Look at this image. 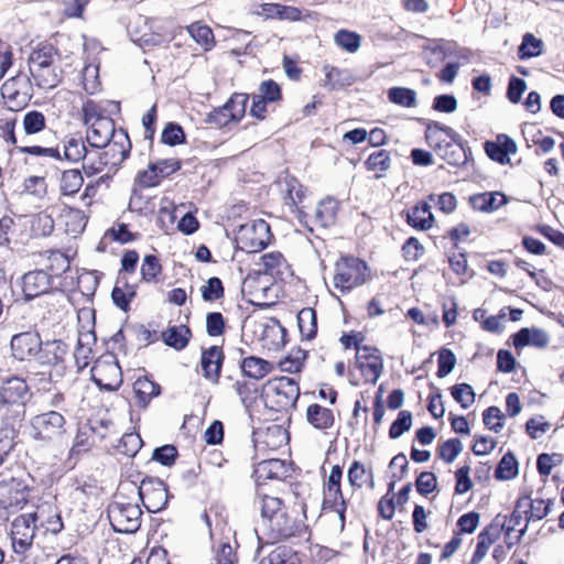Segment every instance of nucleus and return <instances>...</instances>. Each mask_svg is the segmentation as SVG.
<instances>
[{"label": "nucleus", "mask_w": 564, "mask_h": 564, "mask_svg": "<svg viewBox=\"0 0 564 564\" xmlns=\"http://www.w3.org/2000/svg\"><path fill=\"white\" fill-rule=\"evenodd\" d=\"M21 284L25 301L48 295L45 302L47 305L52 306L51 310L55 311H57V306H61L65 301V294L63 292L56 293V291H61L62 288L40 268L24 273L21 278Z\"/></svg>", "instance_id": "obj_1"}, {"label": "nucleus", "mask_w": 564, "mask_h": 564, "mask_svg": "<svg viewBox=\"0 0 564 564\" xmlns=\"http://www.w3.org/2000/svg\"><path fill=\"white\" fill-rule=\"evenodd\" d=\"M112 529L119 533H134L142 522V510L122 494H117L107 508Z\"/></svg>", "instance_id": "obj_2"}, {"label": "nucleus", "mask_w": 564, "mask_h": 564, "mask_svg": "<svg viewBox=\"0 0 564 564\" xmlns=\"http://www.w3.org/2000/svg\"><path fill=\"white\" fill-rule=\"evenodd\" d=\"M262 397L265 405L271 410H288L295 406L300 397V387L289 377L272 378L264 383Z\"/></svg>", "instance_id": "obj_3"}, {"label": "nucleus", "mask_w": 564, "mask_h": 564, "mask_svg": "<svg viewBox=\"0 0 564 564\" xmlns=\"http://www.w3.org/2000/svg\"><path fill=\"white\" fill-rule=\"evenodd\" d=\"M102 149H105L104 152L96 153L98 156L97 161L83 164V169L87 175H94L100 172L106 165L118 166L129 156L131 142L127 131L119 129Z\"/></svg>", "instance_id": "obj_4"}, {"label": "nucleus", "mask_w": 564, "mask_h": 564, "mask_svg": "<svg viewBox=\"0 0 564 564\" xmlns=\"http://www.w3.org/2000/svg\"><path fill=\"white\" fill-rule=\"evenodd\" d=\"M368 267L355 257H341L335 264L334 286L340 292H349L366 282Z\"/></svg>", "instance_id": "obj_5"}, {"label": "nucleus", "mask_w": 564, "mask_h": 564, "mask_svg": "<svg viewBox=\"0 0 564 564\" xmlns=\"http://www.w3.org/2000/svg\"><path fill=\"white\" fill-rule=\"evenodd\" d=\"M32 437L45 443L58 442L66 434V420L56 410L34 415L31 421Z\"/></svg>", "instance_id": "obj_6"}, {"label": "nucleus", "mask_w": 564, "mask_h": 564, "mask_svg": "<svg viewBox=\"0 0 564 564\" xmlns=\"http://www.w3.org/2000/svg\"><path fill=\"white\" fill-rule=\"evenodd\" d=\"M492 521L501 524L509 546L518 543L529 528V495H522L509 518L498 514Z\"/></svg>", "instance_id": "obj_7"}, {"label": "nucleus", "mask_w": 564, "mask_h": 564, "mask_svg": "<svg viewBox=\"0 0 564 564\" xmlns=\"http://www.w3.org/2000/svg\"><path fill=\"white\" fill-rule=\"evenodd\" d=\"M1 96L8 109L20 111L24 109L33 97V85L26 74L18 73L7 79L1 86Z\"/></svg>", "instance_id": "obj_8"}, {"label": "nucleus", "mask_w": 564, "mask_h": 564, "mask_svg": "<svg viewBox=\"0 0 564 564\" xmlns=\"http://www.w3.org/2000/svg\"><path fill=\"white\" fill-rule=\"evenodd\" d=\"M93 381L106 391H116L122 384V371L115 355L99 357L90 369Z\"/></svg>", "instance_id": "obj_9"}, {"label": "nucleus", "mask_w": 564, "mask_h": 564, "mask_svg": "<svg viewBox=\"0 0 564 564\" xmlns=\"http://www.w3.org/2000/svg\"><path fill=\"white\" fill-rule=\"evenodd\" d=\"M248 100V94L235 93L225 105L210 111L205 122L216 128H223L230 122L240 121L246 113Z\"/></svg>", "instance_id": "obj_10"}, {"label": "nucleus", "mask_w": 564, "mask_h": 564, "mask_svg": "<svg viewBox=\"0 0 564 564\" xmlns=\"http://www.w3.org/2000/svg\"><path fill=\"white\" fill-rule=\"evenodd\" d=\"M272 234L269 224L263 219L242 225L239 229L238 240L241 249L247 252L263 250L271 241Z\"/></svg>", "instance_id": "obj_11"}, {"label": "nucleus", "mask_w": 564, "mask_h": 564, "mask_svg": "<svg viewBox=\"0 0 564 564\" xmlns=\"http://www.w3.org/2000/svg\"><path fill=\"white\" fill-rule=\"evenodd\" d=\"M35 514L23 513L11 522L10 538L12 549L17 554L26 553L33 545L37 524L34 521Z\"/></svg>", "instance_id": "obj_12"}, {"label": "nucleus", "mask_w": 564, "mask_h": 564, "mask_svg": "<svg viewBox=\"0 0 564 564\" xmlns=\"http://www.w3.org/2000/svg\"><path fill=\"white\" fill-rule=\"evenodd\" d=\"M138 495L145 509L151 513L160 512L169 501L166 485L159 478L147 477L138 487Z\"/></svg>", "instance_id": "obj_13"}, {"label": "nucleus", "mask_w": 564, "mask_h": 564, "mask_svg": "<svg viewBox=\"0 0 564 564\" xmlns=\"http://www.w3.org/2000/svg\"><path fill=\"white\" fill-rule=\"evenodd\" d=\"M354 347L357 350L358 369L367 382L375 384L383 371V360L379 349L371 346H359L357 341L354 343Z\"/></svg>", "instance_id": "obj_14"}, {"label": "nucleus", "mask_w": 564, "mask_h": 564, "mask_svg": "<svg viewBox=\"0 0 564 564\" xmlns=\"http://www.w3.org/2000/svg\"><path fill=\"white\" fill-rule=\"evenodd\" d=\"M30 488L19 478L0 481V506L7 510L22 509L29 501Z\"/></svg>", "instance_id": "obj_15"}, {"label": "nucleus", "mask_w": 564, "mask_h": 564, "mask_svg": "<svg viewBox=\"0 0 564 564\" xmlns=\"http://www.w3.org/2000/svg\"><path fill=\"white\" fill-rule=\"evenodd\" d=\"M143 23L142 31L130 29L133 42L142 47L159 46L170 41L167 33L156 19L139 17L134 24Z\"/></svg>", "instance_id": "obj_16"}, {"label": "nucleus", "mask_w": 564, "mask_h": 564, "mask_svg": "<svg viewBox=\"0 0 564 564\" xmlns=\"http://www.w3.org/2000/svg\"><path fill=\"white\" fill-rule=\"evenodd\" d=\"M12 356L20 361L37 358L42 339L36 330H26L12 336L10 341Z\"/></svg>", "instance_id": "obj_17"}, {"label": "nucleus", "mask_w": 564, "mask_h": 564, "mask_svg": "<svg viewBox=\"0 0 564 564\" xmlns=\"http://www.w3.org/2000/svg\"><path fill=\"white\" fill-rule=\"evenodd\" d=\"M303 528L304 524L291 518L284 509L278 512L276 516H273L263 527V529L269 531V542L271 543L295 536L300 534Z\"/></svg>", "instance_id": "obj_18"}, {"label": "nucleus", "mask_w": 564, "mask_h": 564, "mask_svg": "<svg viewBox=\"0 0 564 564\" xmlns=\"http://www.w3.org/2000/svg\"><path fill=\"white\" fill-rule=\"evenodd\" d=\"M432 148L442 160L453 166L466 165L470 155V149L467 142H464L460 134H458V141L444 140V142L437 143Z\"/></svg>", "instance_id": "obj_19"}, {"label": "nucleus", "mask_w": 564, "mask_h": 564, "mask_svg": "<svg viewBox=\"0 0 564 564\" xmlns=\"http://www.w3.org/2000/svg\"><path fill=\"white\" fill-rule=\"evenodd\" d=\"M29 391L24 379L10 377L0 384V405H24Z\"/></svg>", "instance_id": "obj_20"}, {"label": "nucleus", "mask_w": 564, "mask_h": 564, "mask_svg": "<svg viewBox=\"0 0 564 564\" xmlns=\"http://www.w3.org/2000/svg\"><path fill=\"white\" fill-rule=\"evenodd\" d=\"M69 354L68 345L62 339L42 341L36 361L43 366L63 367Z\"/></svg>", "instance_id": "obj_21"}, {"label": "nucleus", "mask_w": 564, "mask_h": 564, "mask_svg": "<svg viewBox=\"0 0 564 564\" xmlns=\"http://www.w3.org/2000/svg\"><path fill=\"white\" fill-rule=\"evenodd\" d=\"M40 269L63 288L64 274L70 269V260L65 253L58 250L47 251Z\"/></svg>", "instance_id": "obj_22"}, {"label": "nucleus", "mask_w": 564, "mask_h": 564, "mask_svg": "<svg viewBox=\"0 0 564 564\" xmlns=\"http://www.w3.org/2000/svg\"><path fill=\"white\" fill-rule=\"evenodd\" d=\"M261 12L267 19H276L281 21L296 22L312 18L307 10L303 11L297 7L283 6L280 3H263Z\"/></svg>", "instance_id": "obj_23"}, {"label": "nucleus", "mask_w": 564, "mask_h": 564, "mask_svg": "<svg viewBox=\"0 0 564 564\" xmlns=\"http://www.w3.org/2000/svg\"><path fill=\"white\" fill-rule=\"evenodd\" d=\"M87 127V142L90 147L97 149H102L118 131L111 118L99 119Z\"/></svg>", "instance_id": "obj_24"}, {"label": "nucleus", "mask_w": 564, "mask_h": 564, "mask_svg": "<svg viewBox=\"0 0 564 564\" xmlns=\"http://www.w3.org/2000/svg\"><path fill=\"white\" fill-rule=\"evenodd\" d=\"M484 148L486 154L500 164L509 163V155L517 152L516 142L507 134L497 135L495 141H486Z\"/></svg>", "instance_id": "obj_25"}, {"label": "nucleus", "mask_w": 564, "mask_h": 564, "mask_svg": "<svg viewBox=\"0 0 564 564\" xmlns=\"http://www.w3.org/2000/svg\"><path fill=\"white\" fill-rule=\"evenodd\" d=\"M501 524L498 521H492L477 536L476 550L468 564H479L486 556L489 547L500 538Z\"/></svg>", "instance_id": "obj_26"}, {"label": "nucleus", "mask_w": 564, "mask_h": 564, "mask_svg": "<svg viewBox=\"0 0 564 564\" xmlns=\"http://www.w3.org/2000/svg\"><path fill=\"white\" fill-rule=\"evenodd\" d=\"M31 514H35V523L37 524V522H40V524L44 527L47 532L57 534L64 528L61 512L55 506L51 503H43L39 506L37 510L31 512Z\"/></svg>", "instance_id": "obj_27"}, {"label": "nucleus", "mask_w": 564, "mask_h": 564, "mask_svg": "<svg viewBox=\"0 0 564 564\" xmlns=\"http://www.w3.org/2000/svg\"><path fill=\"white\" fill-rule=\"evenodd\" d=\"M325 79L322 84L329 91L338 90L354 84L355 77L348 69L338 68L332 65H324Z\"/></svg>", "instance_id": "obj_28"}, {"label": "nucleus", "mask_w": 564, "mask_h": 564, "mask_svg": "<svg viewBox=\"0 0 564 564\" xmlns=\"http://www.w3.org/2000/svg\"><path fill=\"white\" fill-rule=\"evenodd\" d=\"M223 362V351L217 346H213L202 354L200 365L204 377L212 382H217L220 376Z\"/></svg>", "instance_id": "obj_29"}, {"label": "nucleus", "mask_w": 564, "mask_h": 564, "mask_svg": "<svg viewBox=\"0 0 564 564\" xmlns=\"http://www.w3.org/2000/svg\"><path fill=\"white\" fill-rule=\"evenodd\" d=\"M288 467L284 460L278 458L265 459L257 464L254 475L260 479L281 480L288 476Z\"/></svg>", "instance_id": "obj_30"}, {"label": "nucleus", "mask_w": 564, "mask_h": 564, "mask_svg": "<svg viewBox=\"0 0 564 564\" xmlns=\"http://www.w3.org/2000/svg\"><path fill=\"white\" fill-rule=\"evenodd\" d=\"M58 52L57 50L51 45H42L36 50H33L29 56V70H34L37 68H47L55 64H58Z\"/></svg>", "instance_id": "obj_31"}, {"label": "nucleus", "mask_w": 564, "mask_h": 564, "mask_svg": "<svg viewBox=\"0 0 564 564\" xmlns=\"http://www.w3.org/2000/svg\"><path fill=\"white\" fill-rule=\"evenodd\" d=\"M406 223L419 230H427L433 226L434 216L426 202H420L406 214Z\"/></svg>", "instance_id": "obj_32"}, {"label": "nucleus", "mask_w": 564, "mask_h": 564, "mask_svg": "<svg viewBox=\"0 0 564 564\" xmlns=\"http://www.w3.org/2000/svg\"><path fill=\"white\" fill-rule=\"evenodd\" d=\"M64 158L69 161L77 163L85 160L84 163H91L95 161L90 158V153L87 151L85 142L80 135H68L64 140Z\"/></svg>", "instance_id": "obj_33"}, {"label": "nucleus", "mask_w": 564, "mask_h": 564, "mask_svg": "<svg viewBox=\"0 0 564 564\" xmlns=\"http://www.w3.org/2000/svg\"><path fill=\"white\" fill-rule=\"evenodd\" d=\"M35 85L41 89L55 88L62 80L63 72L59 64H55L47 68H37L30 70Z\"/></svg>", "instance_id": "obj_34"}, {"label": "nucleus", "mask_w": 564, "mask_h": 564, "mask_svg": "<svg viewBox=\"0 0 564 564\" xmlns=\"http://www.w3.org/2000/svg\"><path fill=\"white\" fill-rule=\"evenodd\" d=\"M339 203L335 198L327 197L318 203L315 208L314 221L316 225L327 228L335 224Z\"/></svg>", "instance_id": "obj_35"}, {"label": "nucleus", "mask_w": 564, "mask_h": 564, "mask_svg": "<svg viewBox=\"0 0 564 564\" xmlns=\"http://www.w3.org/2000/svg\"><path fill=\"white\" fill-rule=\"evenodd\" d=\"M261 261L263 264V273L274 279H283V275L290 269L284 256L279 251L264 253L261 257Z\"/></svg>", "instance_id": "obj_36"}, {"label": "nucleus", "mask_w": 564, "mask_h": 564, "mask_svg": "<svg viewBox=\"0 0 564 564\" xmlns=\"http://www.w3.org/2000/svg\"><path fill=\"white\" fill-rule=\"evenodd\" d=\"M323 508L335 511L339 517L341 528L344 527L347 502L343 496L341 488L324 487Z\"/></svg>", "instance_id": "obj_37"}, {"label": "nucleus", "mask_w": 564, "mask_h": 564, "mask_svg": "<svg viewBox=\"0 0 564 564\" xmlns=\"http://www.w3.org/2000/svg\"><path fill=\"white\" fill-rule=\"evenodd\" d=\"M474 209L480 212H494L506 203V196L498 192H485L473 195L469 199Z\"/></svg>", "instance_id": "obj_38"}, {"label": "nucleus", "mask_w": 564, "mask_h": 564, "mask_svg": "<svg viewBox=\"0 0 564 564\" xmlns=\"http://www.w3.org/2000/svg\"><path fill=\"white\" fill-rule=\"evenodd\" d=\"M240 367L246 377L254 380L262 379L273 369L271 362L254 356L243 358Z\"/></svg>", "instance_id": "obj_39"}, {"label": "nucleus", "mask_w": 564, "mask_h": 564, "mask_svg": "<svg viewBox=\"0 0 564 564\" xmlns=\"http://www.w3.org/2000/svg\"><path fill=\"white\" fill-rule=\"evenodd\" d=\"M306 419L317 430L330 429L335 421L333 411L317 403L308 405Z\"/></svg>", "instance_id": "obj_40"}, {"label": "nucleus", "mask_w": 564, "mask_h": 564, "mask_svg": "<svg viewBox=\"0 0 564 564\" xmlns=\"http://www.w3.org/2000/svg\"><path fill=\"white\" fill-rule=\"evenodd\" d=\"M390 166V152L383 149L372 152L365 161L366 170L373 172L376 178L384 177Z\"/></svg>", "instance_id": "obj_41"}, {"label": "nucleus", "mask_w": 564, "mask_h": 564, "mask_svg": "<svg viewBox=\"0 0 564 564\" xmlns=\"http://www.w3.org/2000/svg\"><path fill=\"white\" fill-rule=\"evenodd\" d=\"M442 134H445L452 141H458V133L451 127L438 121H430L426 124L425 139L430 147L444 142Z\"/></svg>", "instance_id": "obj_42"}, {"label": "nucleus", "mask_w": 564, "mask_h": 564, "mask_svg": "<svg viewBox=\"0 0 564 564\" xmlns=\"http://www.w3.org/2000/svg\"><path fill=\"white\" fill-rule=\"evenodd\" d=\"M297 325L302 338L311 340L317 333L316 312L312 307H304L297 314Z\"/></svg>", "instance_id": "obj_43"}, {"label": "nucleus", "mask_w": 564, "mask_h": 564, "mask_svg": "<svg viewBox=\"0 0 564 564\" xmlns=\"http://www.w3.org/2000/svg\"><path fill=\"white\" fill-rule=\"evenodd\" d=\"M191 336V329L185 325L170 327L162 334L164 343L176 350L184 349L187 346Z\"/></svg>", "instance_id": "obj_44"}, {"label": "nucleus", "mask_w": 564, "mask_h": 564, "mask_svg": "<svg viewBox=\"0 0 564 564\" xmlns=\"http://www.w3.org/2000/svg\"><path fill=\"white\" fill-rule=\"evenodd\" d=\"M84 177L78 169L66 170L61 175L59 191L64 196H73L79 192Z\"/></svg>", "instance_id": "obj_45"}, {"label": "nucleus", "mask_w": 564, "mask_h": 564, "mask_svg": "<svg viewBox=\"0 0 564 564\" xmlns=\"http://www.w3.org/2000/svg\"><path fill=\"white\" fill-rule=\"evenodd\" d=\"M254 505L261 511V524L264 527L273 516L283 510V503L280 498L272 496H259L254 500Z\"/></svg>", "instance_id": "obj_46"}, {"label": "nucleus", "mask_w": 564, "mask_h": 564, "mask_svg": "<svg viewBox=\"0 0 564 564\" xmlns=\"http://www.w3.org/2000/svg\"><path fill=\"white\" fill-rule=\"evenodd\" d=\"M133 390L137 394L139 403L142 406H147V404L154 398L161 393V387L159 383L150 380L149 378H139L133 386Z\"/></svg>", "instance_id": "obj_47"}, {"label": "nucleus", "mask_w": 564, "mask_h": 564, "mask_svg": "<svg viewBox=\"0 0 564 564\" xmlns=\"http://www.w3.org/2000/svg\"><path fill=\"white\" fill-rule=\"evenodd\" d=\"M259 564H301L299 554L288 546H279L268 556L262 557Z\"/></svg>", "instance_id": "obj_48"}, {"label": "nucleus", "mask_w": 564, "mask_h": 564, "mask_svg": "<svg viewBox=\"0 0 564 564\" xmlns=\"http://www.w3.org/2000/svg\"><path fill=\"white\" fill-rule=\"evenodd\" d=\"M347 477H348L349 485L351 487H355L358 489L361 488L368 479H369V486L371 488H373V486H375L372 470L371 469L367 470L365 468L364 464H361L358 460H354L351 463V465L348 469Z\"/></svg>", "instance_id": "obj_49"}, {"label": "nucleus", "mask_w": 564, "mask_h": 564, "mask_svg": "<svg viewBox=\"0 0 564 564\" xmlns=\"http://www.w3.org/2000/svg\"><path fill=\"white\" fill-rule=\"evenodd\" d=\"M186 29L196 43L203 45L206 50L212 48L215 40L214 33L208 25L202 24L200 22H195L188 25Z\"/></svg>", "instance_id": "obj_50"}, {"label": "nucleus", "mask_w": 564, "mask_h": 564, "mask_svg": "<svg viewBox=\"0 0 564 564\" xmlns=\"http://www.w3.org/2000/svg\"><path fill=\"white\" fill-rule=\"evenodd\" d=\"M388 99L391 102L405 108L416 106V93L411 88L392 87L388 90Z\"/></svg>", "instance_id": "obj_51"}, {"label": "nucleus", "mask_w": 564, "mask_h": 564, "mask_svg": "<svg viewBox=\"0 0 564 564\" xmlns=\"http://www.w3.org/2000/svg\"><path fill=\"white\" fill-rule=\"evenodd\" d=\"M22 126L26 135L36 134L45 129L46 118L41 111L30 110L24 115Z\"/></svg>", "instance_id": "obj_52"}, {"label": "nucleus", "mask_w": 564, "mask_h": 564, "mask_svg": "<svg viewBox=\"0 0 564 564\" xmlns=\"http://www.w3.org/2000/svg\"><path fill=\"white\" fill-rule=\"evenodd\" d=\"M518 474V462L513 454L510 452L505 454L499 462L496 470L495 477L499 480H509L516 477Z\"/></svg>", "instance_id": "obj_53"}, {"label": "nucleus", "mask_w": 564, "mask_h": 564, "mask_svg": "<svg viewBox=\"0 0 564 564\" xmlns=\"http://www.w3.org/2000/svg\"><path fill=\"white\" fill-rule=\"evenodd\" d=\"M135 296V289L128 282L124 283L123 288L116 285L111 292V299L117 307L123 312H128L130 308V302Z\"/></svg>", "instance_id": "obj_54"}, {"label": "nucleus", "mask_w": 564, "mask_h": 564, "mask_svg": "<svg viewBox=\"0 0 564 564\" xmlns=\"http://www.w3.org/2000/svg\"><path fill=\"white\" fill-rule=\"evenodd\" d=\"M162 272V265L154 254H147L141 265L142 281L148 283H156L158 276Z\"/></svg>", "instance_id": "obj_55"}, {"label": "nucleus", "mask_w": 564, "mask_h": 564, "mask_svg": "<svg viewBox=\"0 0 564 564\" xmlns=\"http://www.w3.org/2000/svg\"><path fill=\"white\" fill-rule=\"evenodd\" d=\"M99 285V278L96 272L86 271L77 278V286L80 293L90 301Z\"/></svg>", "instance_id": "obj_56"}, {"label": "nucleus", "mask_w": 564, "mask_h": 564, "mask_svg": "<svg viewBox=\"0 0 564 564\" xmlns=\"http://www.w3.org/2000/svg\"><path fill=\"white\" fill-rule=\"evenodd\" d=\"M335 43L343 50L355 53L360 47L361 36L356 32L339 30L335 34Z\"/></svg>", "instance_id": "obj_57"}, {"label": "nucleus", "mask_w": 564, "mask_h": 564, "mask_svg": "<svg viewBox=\"0 0 564 564\" xmlns=\"http://www.w3.org/2000/svg\"><path fill=\"white\" fill-rule=\"evenodd\" d=\"M412 422L413 417L410 411H400L389 429V437L392 440L399 438L411 429Z\"/></svg>", "instance_id": "obj_58"}, {"label": "nucleus", "mask_w": 564, "mask_h": 564, "mask_svg": "<svg viewBox=\"0 0 564 564\" xmlns=\"http://www.w3.org/2000/svg\"><path fill=\"white\" fill-rule=\"evenodd\" d=\"M463 451V443L459 438H449L437 448V455L445 463H453Z\"/></svg>", "instance_id": "obj_59"}, {"label": "nucleus", "mask_w": 564, "mask_h": 564, "mask_svg": "<svg viewBox=\"0 0 564 564\" xmlns=\"http://www.w3.org/2000/svg\"><path fill=\"white\" fill-rule=\"evenodd\" d=\"M200 292L205 302H215L224 297L225 289L221 280L213 276L200 288Z\"/></svg>", "instance_id": "obj_60"}, {"label": "nucleus", "mask_w": 564, "mask_h": 564, "mask_svg": "<svg viewBox=\"0 0 564 564\" xmlns=\"http://www.w3.org/2000/svg\"><path fill=\"white\" fill-rule=\"evenodd\" d=\"M451 394L463 409H468L475 402V392L470 384L458 383L451 388Z\"/></svg>", "instance_id": "obj_61"}, {"label": "nucleus", "mask_w": 564, "mask_h": 564, "mask_svg": "<svg viewBox=\"0 0 564 564\" xmlns=\"http://www.w3.org/2000/svg\"><path fill=\"white\" fill-rule=\"evenodd\" d=\"M235 390L240 397L242 404L248 409L250 408L257 400L258 389L256 383L248 381H236Z\"/></svg>", "instance_id": "obj_62"}, {"label": "nucleus", "mask_w": 564, "mask_h": 564, "mask_svg": "<svg viewBox=\"0 0 564 564\" xmlns=\"http://www.w3.org/2000/svg\"><path fill=\"white\" fill-rule=\"evenodd\" d=\"M93 431L86 427L79 429L70 448V456L87 452L93 446Z\"/></svg>", "instance_id": "obj_63"}, {"label": "nucleus", "mask_w": 564, "mask_h": 564, "mask_svg": "<svg viewBox=\"0 0 564 564\" xmlns=\"http://www.w3.org/2000/svg\"><path fill=\"white\" fill-rule=\"evenodd\" d=\"M129 208L139 215H147L153 210L154 205L151 198L144 197L140 191L134 188L129 200Z\"/></svg>", "instance_id": "obj_64"}]
</instances>
